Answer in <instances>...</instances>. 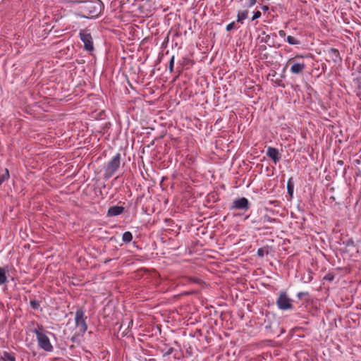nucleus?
<instances>
[{"mask_svg": "<svg viewBox=\"0 0 361 361\" xmlns=\"http://www.w3.org/2000/svg\"><path fill=\"white\" fill-rule=\"evenodd\" d=\"M80 8L85 18H93L101 13L102 3L100 0H89L83 2Z\"/></svg>", "mask_w": 361, "mask_h": 361, "instance_id": "obj_1", "label": "nucleus"}, {"mask_svg": "<svg viewBox=\"0 0 361 361\" xmlns=\"http://www.w3.org/2000/svg\"><path fill=\"white\" fill-rule=\"evenodd\" d=\"M32 332L35 334L38 345L40 348L47 352L53 350V346L48 336L43 333V326H38L37 329H35Z\"/></svg>", "mask_w": 361, "mask_h": 361, "instance_id": "obj_2", "label": "nucleus"}, {"mask_svg": "<svg viewBox=\"0 0 361 361\" xmlns=\"http://www.w3.org/2000/svg\"><path fill=\"white\" fill-rule=\"evenodd\" d=\"M121 164V154L117 153L107 163L105 169L104 177L108 179L113 176L116 171L118 169Z\"/></svg>", "mask_w": 361, "mask_h": 361, "instance_id": "obj_3", "label": "nucleus"}, {"mask_svg": "<svg viewBox=\"0 0 361 361\" xmlns=\"http://www.w3.org/2000/svg\"><path fill=\"white\" fill-rule=\"evenodd\" d=\"M85 319L83 310L78 309L75 312V322L79 334H83L87 329Z\"/></svg>", "mask_w": 361, "mask_h": 361, "instance_id": "obj_4", "label": "nucleus"}, {"mask_svg": "<svg viewBox=\"0 0 361 361\" xmlns=\"http://www.w3.org/2000/svg\"><path fill=\"white\" fill-rule=\"evenodd\" d=\"M276 305L280 310H288L293 309L292 300L284 292L279 293L276 300Z\"/></svg>", "mask_w": 361, "mask_h": 361, "instance_id": "obj_5", "label": "nucleus"}, {"mask_svg": "<svg viewBox=\"0 0 361 361\" xmlns=\"http://www.w3.org/2000/svg\"><path fill=\"white\" fill-rule=\"evenodd\" d=\"M81 41L84 43V49L92 51L94 49L93 40L91 34L87 30H81L79 33Z\"/></svg>", "mask_w": 361, "mask_h": 361, "instance_id": "obj_6", "label": "nucleus"}, {"mask_svg": "<svg viewBox=\"0 0 361 361\" xmlns=\"http://www.w3.org/2000/svg\"><path fill=\"white\" fill-rule=\"evenodd\" d=\"M249 208L248 200L245 197H240L233 202L231 209L247 210Z\"/></svg>", "mask_w": 361, "mask_h": 361, "instance_id": "obj_7", "label": "nucleus"}, {"mask_svg": "<svg viewBox=\"0 0 361 361\" xmlns=\"http://www.w3.org/2000/svg\"><path fill=\"white\" fill-rule=\"evenodd\" d=\"M328 61H332L335 63H339L342 61V58L340 55L339 51L335 48L329 49L326 52Z\"/></svg>", "mask_w": 361, "mask_h": 361, "instance_id": "obj_8", "label": "nucleus"}, {"mask_svg": "<svg viewBox=\"0 0 361 361\" xmlns=\"http://www.w3.org/2000/svg\"><path fill=\"white\" fill-rule=\"evenodd\" d=\"M267 155L276 164L280 160L279 152L276 148L269 147L267 150Z\"/></svg>", "mask_w": 361, "mask_h": 361, "instance_id": "obj_9", "label": "nucleus"}, {"mask_svg": "<svg viewBox=\"0 0 361 361\" xmlns=\"http://www.w3.org/2000/svg\"><path fill=\"white\" fill-rule=\"evenodd\" d=\"M124 211V207L121 206H112L107 211V216H116L121 214Z\"/></svg>", "mask_w": 361, "mask_h": 361, "instance_id": "obj_10", "label": "nucleus"}, {"mask_svg": "<svg viewBox=\"0 0 361 361\" xmlns=\"http://www.w3.org/2000/svg\"><path fill=\"white\" fill-rule=\"evenodd\" d=\"M305 67L306 66L303 62H295L290 67V72L294 74H299L305 70Z\"/></svg>", "mask_w": 361, "mask_h": 361, "instance_id": "obj_11", "label": "nucleus"}, {"mask_svg": "<svg viewBox=\"0 0 361 361\" xmlns=\"http://www.w3.org/2000/svg\"><path fill=\"white\" fill-rule=\"evenodd\" d=\"M248 11L245 10L242 11H238L237 16V22L243 23V20L247 18Z\"/></svg>", "mask_w": 361, "mask_h": 361, "instance_id": "obj_12", "label": "nucleus"}, {"mask_svg": "<svg viewBox=\"0 0 361 361\" xmlns=\"http://www.w3.org/2000/svg\"><path fill=\"white\" fill-rule=\"evenodd\" d=\"M6 269L0 267V285L4 284L7 282V277L6 276Z\"/></svg>", "mask_w": 361, "mask_h": 361, "instance_id": "obj_13", "label": "nucleus"}, {"mask_svg": "<svg viewBox=\"0 0 361 361\" xmlns=\"http://www.w3.org/2000/svg\"><path fill=\"white\" fill-rule=\"evenodd\" d=\"M9 178V172L7 169H5L0 174V185Z\"/></svg>", "mask_w": 361, "mask_h": 361, "instance_id": "obj_14", "label": "nucleus"}, {"mask_svg": "<svg viewBox=\"0 0 361 361\" xmlns=\"http://www.w3.org/2000/svg\"><path fill=\"white\" fill-rule=\"evenodd\" d=\"M2 358L6 361H15L16 357L14 355L9 353L8 352H4Z\"/></svg>", "mask_w": 361, "mask_h": 361, "instance_id": "obj_15", "label": "nucleus"}, {"mask_svg": "<svg viewBox=\"0 0 361 361\" xmlns=\"http://www.w3.org/2000/svg\"><path fill=\"white\" fill-rule=\"evenodd\" d=\"M286 42L291 45H298L300 44V41L297 38L290 35L287 37Z\"/></svg>", "mask_w": 361, "mask_h": 361, "instance_id": "obj_16", "label": "nucleus"}, {"mask_svg": "<svg viewBox=\"0 0 361 361\" xmlns=\"http://www.w3.org/2000/svg\"><path fill=\"white\" fill-rule=\"evenodd\" d=\"M132 239H133V235L130 231H126V232L123 233V236H122L123 241H124L126 243H129L132 240Z\"/></svg>", "mask_w": 361, "mask_h": 361, "instance_id": "obj_17", "label": "nucleus"}, {"mask_svg": "<svg viewBox=\"0 0 361 361\" xmlns=\"http://www.w3.org/2000/svg\"><path fill=\"white\" fill-rule=\"evenodd\" d=\"M127 361H143L140 357H137L135 353H131L126 355Z\"/></svg>", "mask_w": 361, "mask_h": 361, "instance_id": "obj_18", "label": "nucleus"}, {"mask_svg": "<svg viewBox=\"0 0 361 361\" xmlns=\"http://www.w3.org/2000/svg\"><path fill=\"white\" fill-rule=\"evenodd\" d=\"M30 305L34 310H37L40 306L39 302L36 300H30Z\"/></svg>", "mask_w": 361, "mask_h": 361, "instance_id": "obj_19", "label": "nucleus"}, {"mask_svg": "<svg viewBox=\"0 0 361 361\" xmlns=\"http://www.w3.org/2000/svg\"><path fill=\"white\" fill-rule=\"evenodd\" d=\"M174 59V56H172L169 61V69L171 73L173 71Z\"/></svg>", "mask_w": 361, "mask_h": 361, "instance_id": "obj_20", "label": "nucleus"}, {"mask_svg": "<svg viewBox=\"0 0 361 361\" xmlns=\"http://www.w3.org/2000/svg\"><path fill=\"white\" fill-rule=\"evenodd\" d=\"M262 219H263L264 222H274L276 221L275 219H272L270 216H269L268 215L263 216Z\"/></svg>", "mask_w": 361, "mask_h": 361, "instance_id": "obj_21", "label": "nucleus"}, {"mask_svg": "<svg viewBox=\"0 0 361 361\" xmlns=\"http://www.w3.org/2000/svg\"><path fill=\"white\" fill-rule=\"evenodd\" d=\"M324 279L331 281L334 279V275L331 273H329L324 276Z\"/></svg>", "mask_w": 361, "mask_h": 361, "instance_id": "obj_22", "label": "nucleus"}, {"mask_svg": "<svg viewBox=\"0 0 361 361\" xmlns=\"http://www.w3.org/2000/svg\"><path fill=\"white\" fill-rule=\"evenodd\" d=\"M265 254H268V251L267 250H257V255L259 257H262Z\"/></svg>", "mask_w": 361, "mask_h": 361, "instance_id": "obj_23", "label": "nucleus"}, {"mask_svg": "<svg viewBox=\"0 0 361 361\" xmlns=\"http://www.w3.org/2000/svg\"><path fill=\"white\" fill-rule=\"evenodd\" d=\"M261 16H262V13H261L260 11H257L256 12H254V15H253V16L252 18V20H254L255 19H257V18H260Z\"/></svg>", "mask_w": 361, "mask_h": 361, "instance_id": "obj_24", "label": "nucleus"}, {"mask_svg": "<svg viewBox=\"0 0 361 361\" xmlns=\"http://www.w3.org/2000/svg\"><path fill=\"white\" fill-rule=\"evenodd\" d=\"M234 28H235V22H231V23L228 24L226 26L227 31H231Z\"/></svg>", "mask_w": 361, "mask_h": 361, "instance_id": "obj_25", "label": "nucleus"}, {"mask_svg": "<svg viewBox=\"0 0 361 361\" xmlns=\"http://www.w3.org/2000/svg\"><path fill=\"white\" fill-rule=\"evenodd\" d=\"M173 352V348L169 347L167 348L166 351L164 353V356H167L171 355Z\"/></svg>", "mask_w": 361, "mask_h": 361, "instance_id": "obj_26", "label": "nucleus"}, {"mask_svg": "<svg viewBox=\"0 0 361 361\" xmlns=\"http://www.w3.org/2000/svg\"><path fill=\"white\" fill-rule=\"evenodd\" d=\"M257 2V0H249L248 1V6L252 7Z\"/></svg>", "mask_w": 361, "mask_h": 361, "instance_id": "obj_27", "label": "nucleus"}, {"mask_svg": "<svg viewBox=\"0 0 361 361\" xmlns=\"http://www.w3.org/2000/svg\"><path fill=\"white\" fill-rule=\"evenodd\" d=\"M306 295V293H304V292H299L298 294H297V297L299 298V299H302L303 295Z\"/></svg>", "mask_w": 361, "mask_h": 361, "instance_id": "obj_28", "label": "nucleus"}, {"mask_svg": "<svg viewBox=\"0 0 361 361\" xmlns=\"http://www.w3.org/2000/svg\"><path fill=\"white\" fill-rule=\"evenodd\" d=\"M288 193L292 195L293 192V188H291L289 185H288Z\"/></svg>", "mask_w": 361, "mask_h": 361, "instance_id": "obj_29", "label": "nucleus"}, {"mask_svg": "<svg viewBox=\"0 0 361 361\" xmlns=\"http://www.w3.org/2000/svg\"><path fill=\"white\" fill-rule=\"evenodd\" d=\"M279 35H280L281 37H283V36H285V32H284V31H283V30L279 31Z\"/></svg>", "mask_w": 361, "mask_h": 361, "instance_id": "obj_30", "label": "nucleus"}, {"mask_svg": "<svg viewBox=\"0 0 361 361\" xmlns=\"http://www.w3.org/2000/svg\"><path fill=\"white\" fill-rule=\"evenodd\" d=\"M262 10H263V11H267V10H268V6H264L262 7Z\"/></svg>", "mask_w": 361, "mask_h": 361, "instance_id": "obj_31", "label": "nucleus"}, {"mask_svg": "<svg viewBox=\"0 0 361 361\" xmlns=\"http://www.w3.org/2000/svg\"><path fill=\"white\" fill-rule=\"evenodd\" d=\"M23 247H24V248H27V245H23Z\"/></svg>", "mask_w": 361, "mask_h": 361, "instance_id": "obj_32", "label": "nucleus"}]
</instances>
